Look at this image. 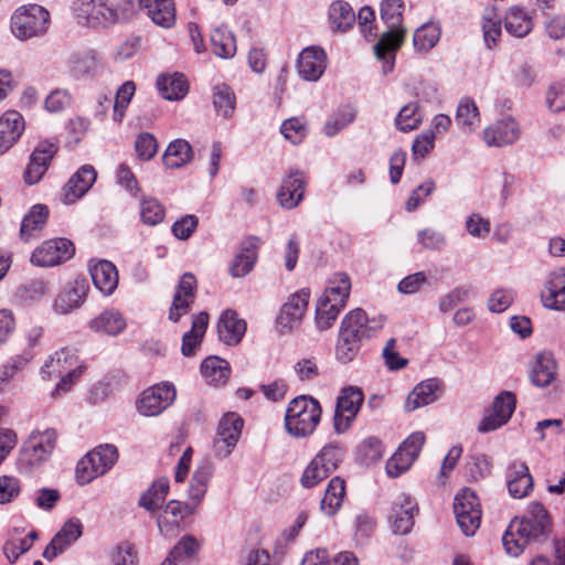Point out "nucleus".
I'll use <instances>...</instances> for the list:
<instances>
[{
    "label": "nucleus",
    "instance_id": "nucleus-1",
    "mask_svg": "<svg viewBox=\"0 0 565 565\" xmlns=\"http://www.w3.org/2000/svg\"><path fill=\"white\" fill-rule=\"evenodd\" d=\"M551 521L546 509L539 502L529 507V515L513 519L505 530L502 543L507 553L519 556L532 542L548 533Z\"/></svg>",
    "mask_w": 565,
    "mask_h": 565
},
{
    "label": "nucleus",
    "instance_id": "nucleus-39",
    "mask_svg": "<svg viewBox=\"0 0 565 565\" xmlns=\"http://www.w3.org/2000/svg\"><path fill=\"white\" fill-rule=\"evenodd\" d=\"M49 217V209L43 204L32 206L30 212L23 217L20 228L21 239L29 242L38 237L44 228Z\"/></svg>",
    "mask_w": 565,
    "mask_h": 565
},
{
    "label": "nucleus",
    "instance_id": "nucleus-56",
    "mask_svg": "<svg viewBox=\"0 0 565 565\" xmlns=\"http://www.w3.org/2000/svg\"><path fill=\"white\" fill-rule=\"evenodd\" d=\"M329 19L332 28L345 31L355 22V13L348 2L339 0L331 4Z\"/></svg>",
    "mask_w": 565,
    "mask_h": 565
},
{
    "label": "nucleus",
    "instance_id": "nucleus-32",
    "mask_svg": "<svg viewBox=\"0 0 565 565\" xmlns=\"http://www.w3.org/2000/svg\"><path fill=\"white\" fill-rule=\"evenodd\" d=\"M246 332V322L234 310H225L217 322V334L227 345L237 344Z\"/></svg>",
    "mask_w": 565,
    "mask_h": 565
},
{
    "label": "nucleus",
    "instance_id": "nucleus-22",
    "mask_svg": "<svg viewBox=\"0 0 565 565\" xmlns=\"http://www.w3.org/2000/svg\"><path fill=\"white\" fill-rule=\"evenodd\" d=\"M56 151V145L47 141L41 142L34 149L23 173V179L26 184H36L42 179Z\"/></svg>",
    "mask_w": 565,
    "mask_h": 565
},
{
    "label": "nucleus",
    "instance_id": "nucleus-27",
    "mask_svg": "<svg viewBox=\"0 0 565 565\" xmlns=\"http://www.w3.org/2000/svg\"><path fill=\"white\" fill-rule=\"evenodd\" d=\"M520 137V127L516 121L507 117L487 127L483 139L488 146L503 147L513 143Z\"/></svg>",
    "mask_w": 565,
    "mask_h": 565
},
{
    "label": "nucleus",
    "instance_id": "nucleus-58",
    "mask_svg": "<svg viewBox=\"0 0 565 565\" xmlns=\"http://www.w3.org/2000/svg\"><path fill=\"white\" fill-rule=\"evenodd\" d=\"M440 38V28L435 23H426L418 28L413 36L414 46L417 50L433 49Z\"/></svg>",
    "mask_w": 565,
    "mask_h": 565
},
{
    "label": "nucleus",
    "instance_id": "nucleus-33",
    "mask_svg": "<svg viewBox=\"0 0 565 565\" xmlns=\"http://www.w3.org/2000/svg\"><path fill=\"white\" fill-rule=\"evenodd\" d=\"M305 193V180L301 173L287 175L277 193L279 204L285 209H294L302 200Z\"/></svg>",
    "mask_w": 565,
    "mask_h": 565
},
{
    "label": "nucleus",
    "instance_id": "nucleus-51",
    "mask_svg": "<svg viewBox=\"0 0 565 565\" xmlns=\"http://www.w3.org/2000/svg\"><path fill=\"white\" fill-rule=\"evenodd\" d=\"M168 493L169 480L166 478L158 479L139 498V505L149 512H154L162 507Z\"/></svg>",
    "mask_w": 565,
    "mask_h": 565
},
{
    "label": "nucleus",
    "instance_id": "nucleus-55",
    "mask_svg": "<svg viewBox=\"0 0 565 565\" xmlns=\"http://www.w3.org/2000/svg\"><path fill=\"white\" fill-rule=\"evenodd\" d=\"M68 68L75 77L92 74L97 66V57L94 51L75 52L68 57Z\"/></svg>",
    "mask_w": 565,
    "mask_h": 565
},
{
    "label": "nucleus",
    "instance_id": "nucleus-29",
    "mask_svg": "<svg viewBox=\"0 0 565 565\" xmlns=\"http://www.w3.org/2000/svg\"><path fill=\"white\" fill-rule=\"evenodd\" d=\"M509 493L516 499L526 497L533 489V478L523 461H512L507 469Z\"/></svg>",
    "mask_w": 565,
    "mask_h": 565
},
{
    "label": "nucleus",
    "instance_id": "nucleus-35",
    "mask_svg": "<svg viewBox=\"0 0 565 565\" xmlns=\"http://www.w3.org/2000/svg\"><path fill=\"white\" fill-rule=\"evenodd\" d=\"M258 246L259 239L256 237L243 242L241 250L235 255L230 268L233 277H244L254 268Z\"/></svg>",
    "mask_w": 565,
    "mask_h": 565
},
{
    "label": "nucleus",
    "instance_id": "nucleus-61",
    "mask_svg": "<svg viewBox=\"0 0 565 565\" xmlns=\"http://www.w3.org/2000/svg\"><path fill=\"white\" fill-rule=\"evenodd\" d=\"M33 358V353L23 352L0 367V393L4 391L10 380L23 369Z\"/></svg>",
    "mask_w": 565,
    "mask_h": 565
},
{
    "label": "nucleus",
    "instance_id": "nucleus-44",
    "mask_svg": "<svg viewBox=\"0 0 565 565\" xmlns=\"http://www.w3.org/2000/svg\"><path fill=\"white\" fill-rule=\"evenodd\" d=\"M504 26L509 34L523 38L533 29L532 17L522 8L512 7L505 13Z\"/></svg>",
    "mask_w": 565,
    "mask_h": 565
},
{
    "label": "nucleus",
    "instance_id": "nucleus-46",
    "mask_svg": "<svg viewBox=\"0 0 565 565\" xmlns=\"http://www.w3.org/2000/svg\"><path fill=\"white\" fill-rule=\"evenodd\" d=\"M351 280L345 273H335L329 280L328 287L320 297L329 302L339 305H347V300L350 296Z\"/></svg>",
    "mask_w": 565,
    "mask_h": 565
},
{
    "label": "nucleus",
    "instance_id": "nucleus-18",
    "mask_svg": "<svg viewBox=\"0 0 565 565\" xmlns=\"http://www.w3.org/2000/svg\"><path fill=\"white\" fill-rule=\"evenodd\" d=\"M516 405V397L512 392L504 391L493 401L492 413L486 416L479 424L480 433L495 430L507 424L511 418Z\"/></svg>",
    "mask_w": 565,
    "mask_h": 565
},
{
    "label": "nucleus",
    "instance_id": "nucleus-14",
    "mask_svg": "<svg viewBox=\"0 0 565 565\" xmlns=\"http://www.w3.org/2000/svg\"><path fill=\"white\" fill-rule=\"evenodd\" d=\"M243 419L228 413L218 423L216 436L213 440V451L216 457L225 458L235 448L242 433Z\"/></svg>",
    "mask_w": 565,
    "mask_h": 565
},
{
    "label": "nucleus",
    "instance_id": "nucleus-60",
    "mask_svg": "<svg viewBox=\"0 0 565 565\" xmlns=\"http://www.w3.org/2000/svg\"><path fill=\"white\" fill-rule=\"evenodd\" d=\"M356 116V111L352 106H344L330 117L324 124V134L327 136H334L340 130L350 125Z\"/></svg>",
    "mask_w": 565,
    "mask_h": 565
},
{
    "label": "nucleus",
    "instance_id": "nucleus-62",
    "mask_svg": "<svg viewBox=\"0 0 565 565\" xmlns=\"http://www.w3.org/2000/svg\"><path fill=\"white\" fill-rule=\"evenodd\" d=\"M361 347L356 340L350 339L339 330L335 344L337 361L343 364L352 362L358 356Z\"/></svg>",
    "mask_w": 565,
    "mask_h": 565
},
{
    "label": "nucleus",
    "instance_id": "nucleus-48",
    "mask_svg": "<svg viewBox=\"0 0 565 565\" xmlns=\"http://www.w3.org/2000/svg\"><path fill=\"white\" fill-rule=\"evenodd\" d=\"M300 565H358V558L352 552H341L333 558H329L327 550L318 548L308 552Z\"/></svg>",
    "mask_w": 565,
    "mask_h": 565
},
{
    "label": "nucleus",
    "instance_id": "nucleus-54",
    "mask_svg": "<svg viewBox=\"0 0 565 565\" xmlns=\"http://www.w3.org/2000/svg\"><path fill=\"white\" fill-rule=\"evenodd\" d=\"M213 105L217 115L224 118L231 117L236 106L233 89L226 84L216 85L213 89Z\"/></svg>",
    "mask_w": 565,
    "mask_h": 565
},
{
    "label": "nucleus",
    "instance_id": "nucleus-38",
    "mask_svg": "<svg viewBox=\"0 0 565 565\" xmlns=\"http://www.w3.org/2000/svg\"><path fill=\"white\" fill-rule=\"evenodd\" d=\"M207 312L202 311L193 316L191 330L185 332L182 337L181 352L184 356L193 355L196 349L201 345L207 329Z\"/></svg>",
    "mask_w": 565,
    "mask_h": 565
},
{
    "label": "nucleus",
    "instance_id": "nucleus-10",
    "mask_svg": "<svg viewBox=\"0 0 565 565\" xmlns=\"http://www.w3.org/2000/svg\"><path fill=\"white\" fill-rule=\"evenodd\" d=\"M383 316L369 318L366 312L360 308L351 310L341 322L340 331L361 345L365 340L375 337L384 327Z\"/></svg>",
    "mask_w": 565,
    "mask_h": 565
},
{
    "label": "nucleus",
    "instance_id": "nucleus-59",
    "mask_svg": "<svg viewBox=\"0 0 565 565\" xmlns=\"http://www.w3.org/2000/svg\"><path fill=\"white\" fill-rule=\"evenodd\" d=\"M422 124V116L418 113V104L409 103L405 105L398 113L395 125L398 130L407 132L412 131Z\"/></svg>",
    "mask_w": 565,
    "mask_h": 565
},
{
    "label": "nucleus",
    "instance_id": "nucleus-20",
    "mask_svg": "<svg viewBox=\"0 0 565 565\" xmlns=\"http://www.w3.org/2000/svg\"><path fill=\"white\" fill-rule=\"evenodd\" d=\"M97 178L95 168L90 164L81 167L64 185L61 201L64 204H73L93 186Z\"/></svg>",
    "mask_w": 565,
    "mask_h": 565
},
{
    "label": "nucleus",
    "instance_id": "nucleus-52",
    "mask_svg": "<svg viewBox=\"0 0 565 565\" xmlns=\"http://www.w3.org/2000/svg\"><path fill=\"white\" fill-rule=\"evenodd\" d=\"M199 548V541L194 536L186 534L174 545L161 565H177L194 556Z\"/></svg>",
    "mask_w": 565,
    "mask_h": 565
},
{
    "label": "nucleus",
    "instance_id": "nucleus-43",
    "mask_svg": "<svg viewBox=\"0 0 565 565\" xmlns=\"http://www.w3.org/2000/svg\"><path fill=\"white\" fill-rule=\"evenodd\" d=\"M193 150L184 139H175L169 143L163 153V164L168 169H178L191 161Z\"/></svg>",
    "mask_w": 565,
    "mask_h": 565
},
{
    "label": "nucleus",
    "instance_id": "nucleus-15",
    "mask_svg": "<svg viewBox=\"0 0 565 565\" xmlns=\"http://www.w3.org/2000/svg\"><path fill=\"white\" fill-rule=\"evenodd\" d=\"M56 441V431L45 429L33 431L21 450V460L29 466H35L46 460L52 454Z\"/></svg>",
    "mask_w": 565,
    "mask_h": 565
},
{
    "label": "nucleus",
    "instance_id": "nucleus-49",
    "mask_svg": "<svg viewBox=\"0 0 565 565\" xmlns=\"http://www.w3.org/2000/svg\"><path fill=\"white\" fill-rule=\"evenodd\" d=\"M212 473L213 466L207 460L200 465L194 471L189 488V497L194 504L193 508L198 507L205 495Z\"/></svg>",
    "mask_w": 565,
    "mask_h": 565
},
{
    "label": "nucleus",
    "instance_id": "nucleus-37",
    "mask_svg": "<svg viewBox=\"0 0 565 565\" xmlns=\"http://www.w3.org/2000/svg\"><path fill=\"white\" fill-rule=\"evenodd\" d=\"M86 297V285L84 281L75 280L68 284L65 289L57 296L53 308L57 313L66 315L79 308Z\"/></svg>",
    "mask_w": 565,
    "mask_h": 565
},
{
    "label": "nucleus",
    "instance_id": "nucleus-17",
    "mask_svg": "<svg viewBox=\"0 0 565 565\" xmlns=\"http://www.w3.org/2000/svg\"><path fill=\"white\" fill-rule=\"evenodd\" d=\"M174 398L175 390L172 384H157L142 392L137 408L143 416H156L171 405Z\"/></svg>",
    "mask_w": 565,
    "mask_h": 565
},
{
    "label": "nucleus",
    "instance_id": "nucleus-57",
    "mask_svg": "<svg viewBox=\"0 0 565 565\" xmlns=\"http://www.w3.org/2000/svg\"><path fill=\"white\" fill-rule=\"evenodd\" d=\"M343 305H337L319 298L316 305V323L322 331L332 327L337 320L340 311L344 308Z\"/></svg>",
    "mask_w": 565,
    "mask_h": 565
},
{
    "label": "nucleus",
    "instance_id": "nucleus-2",
    "mask_svg": "<svg viewBox=\"0 0 565 565\" xmlns=\"http://www.w3.org/2000/svg\"><path fill=\"white\" fill-rule=\"evenodd\" d=\"M403 1L383 0L381 3V18L388 28L374 46V53L383 61V73L393 71L395 51L402 45L406 31L401 28Z\"/></svg>",
    "mask_w": 565,
    "mask_h": 565
},
{
    "label": "nucleus",
    "instance_id": "nucleus-11",
    "mask_svg": "<svg viewBox=\"0 0 565 565\" xmlns=\"http://www.w3.org/2000/svg\"><path fill=\"white\" fill-rule=\"evenodd\" d=\"M454 513L457 524L466 536H471L481 523V505L476 493L466 488L456 494L454 500Z\"/></svg>",
    "mask_w": 565,
    "mask_h": 565
},
{
    "label": "nucleus",
    "instance_id": "nucleus-64",
    "mask_svg": "<svg viewBox=\"0 0 565 565\" xmlns=\"http://www.w3.org/2000/svg\"><path fill=\"white\" fill-rule=\"evenodd\" d=\"M382 441L375 437L365 439L358 448V454L363 465H371L379 461L383 456Z\"/></svg>",
    "mask_w": 565,
    "mask_h": 565
},
{
    "label": "nucleus",
    "instance_id": "nucleus-63",
    "mask_svg": "<svg viewBox=\"0 0 565 565\" xmlns=\"http://www.w3.org/2000/svg\"><path fill=\"white\" fill-rule=\"evenodd\" d=\"M136 92V85L131 81L125 82L117 90L116 98L113 104L114 107V120L120 122L125 116V110L128 107L134 94Z\"/></svg>",
    "mask_w": 565,
    "mask_h": 565
},
{
    "label": "nucleus",
    "instance_id": "nucleus-40",
    "mask_svg": "<svg viewBox=\"0 0 565 565\" xmlns=\"http://www.w3.org/2000/svg\"><path fill=\"white\" fill-rule=\"evenodd\" d=\"M345 497V481L340 477L332 478L320 501V510L328 516L334 515L342 507Z\"/></svg>",
    "mask_w": 565,
    "mask_h": 565
},
{
    "label": "nucleus",
    "instance_id": "nucleus-4",
    "mask_svg": "<svg viewBox=\"0 0 565 565\" xmlns=\"http://www.w3.org/2000/svg\"><path fill=\"white\" fill-rule=\"evenodd\" d=\"M321 413V406L317 399L306 395L297 396L289 402L286 411V430L297 438L310 436L320 422Z\"/></svg>",
    "mask_w": 565,
    "mask_h": 565
},
{
    "label": "nucleus",
    "instance_id": "nucleus-36",
    "mask_svg": "<svg viewBox=\"0 0 565 565\" xmlns=\"http://www.w3.org/2000/svg\"><path fill=\"white\" fill-rule=\"evenodd\" d=\"M90 276L96 288L105 296L111 295L118 286V271L108 260H99L90 266Z\"/></svg>",
    "mask_w": 565,
    "mask_h": 565
},
{
    "label": "nucleus",
    "instance_id": "nucleus-3",
    "mask_svg": "<svg viewBox=\"0 0 565 565\" xmlns=\"http://www.w3.org/2000/svg\"><path fill=\"white\" fill-rule=\"evenodd\" d=\"M85 369V365L78 361L76 350L63 348L45 361L41 367V375L45 380L61 377V381L52 392V396L56 397L62 392L70 391Z\"/></svg>",
    "mask_w": 565,
    "mask_h": 565
},
{
    "label": "nucleus",
    "instance_id": "nucleus-47",
    "mask_svg": "<svg viewBox=\"0 0 565 565\" xmlns=\"http://www.w3.org/2000/svg\"><path fill=\"white\" fill-rule=\"evenodd\" d=\"M201 373L207 383L221 385L227 382L231 367L226 360L218 356H209L201 363Z\"/></svg>",
    "mask_w": 565,
    "mask_h": 565
},
{
    "label": "nucleus",
    "instance_id": "nucleus-28",
    "mask_svg": "<svg viewBox=\"0 0 565 565\" xmlns=\"http://www.w3.org/2000/svg\"><path fill=\"white\" fill-rule=\"evenodd\" d=\"M194 508L178 500H170L157 516L159 532L163 536L174 533L183 519L193 513Z\"/></svg>",
    "mask_w": 565,
    "mask_h": 565
},
{
    "label": "nucleus",
    "instance_id": "nucleus-12",
    "mask_svg": "<svg viewBox=\"0 0 565 565\" xmlns=\"http://www.w3.org/2000/svg\"><path fill=\"white\" fill-rule=\"evenodd\" d=\"M425 435L420 431L412 434L395 451L386 462V472L392 478H397L409 469L417 458L423 445Z\"/></svg>",
    "mask_w": 565,
    "mask_h": 565
},
{
    "label": "nucleus",
    "instance_id": "nucleus-8",
    "mask_svg": "<svg viewBox=\"0 0 565 565\" xmlns=\"http://www.w3.org/2000/svg\"><path fill=\"white\" fill-rule=\"evenodd\" d=\"M118 452L114 445H100L82 458L76 466V479L87 484L95 478L105 475L117 461Z\"/></svg>",
    "mask_w": 565,
    "mask_h": 565
},
{
    "label": "nucleus",
    "instance_id": "nucleus-5",
    "mask_svg": "<svg viewBox=\"0 0 565 565\" xmlns=\"http://www.w3.org/2000/svg\"><path fill=\"white\" fill-rule=\"evenodd\" d=\"M51 23L50 12L39 4L19 7L11 17V32L20 41L41 38L47 33Z\"/></svg>",
    "mask_w": 565,
    "mask_h": 565
},
{
    "label": "nucleus",
    "instance_id": "nucleus-25",
    "mask_svg": "<svg viewBox=\"0 0 565 565\" xmlns=\"http://www.w3.org/2000/svg\"><path fill=\"white\" fill-rule=\"evenodd\" d=\"M309 302V292L300 290L294 294L281 307L277 323L281 332L290 331L302 319Z\"/></svg>",
    "mask_w": 565,
    "mask_h": 565
},
{
    "label": "nucleus",
    "instance_id": "nucleus-6",
    "mask_svg": "<svg viewBox=\"0 0 565 565\" xmlns=\"http://www.w3.org/2000/svg\"><path fill=\"white\" fill-rule=\"evenodd\" d=\"M343 454V448L338 444L326 445L305 468L300 477L301 487L311 489L326 480L337 470Z\"/></svg>",
    "mask_w": 565,
    "mask_h": 565
},
{
    "label": "nucleus",
    "instance_id": "nucleus-31",
    "mask_svg": "<svg viewBox=\"0 0 565 565\" xmlns=\"http://www.w3.org/2000/svg\"><path fill=\"white\" fill-rule=\"evenodd\" d=\"M24 130L23 117L15 110H9L0 117V156L7 152Z\"/></svg>",
    "mask_w": 565,
    "mask_h": 565
},
{
    "label": "nucleus",
    "instance_id": "nucleus-7",
    "mask_svg": "<svg viewBox=\"0 0 565 565\" xmlns=\"http://www.w3.org/2000/svg\"><path fill=\"white\" fill-rule=\"evenodd\" d=\"M139 11H143L158 26L169 29L175 23L173 0H121L122 20L132 18Z\"/></svg>",
    "mask_w": 565,
    "mask_h": 565
},
{
    "label": "nucleus",
    "instance_id": "nucleus-19",
    "mask_svg": "<svg viewBox=\"0 0 565 565\" xmlns=\"http://www.w3.org/2000/svg\"><path fill=\"white\" fill-rule=\"evenodd\" d=\"M196 279L193 274L185 273L182 275L177 287L172 305L169 310V319L178 322L181 317L185 316L195 299Z\"/></svg>",
    "mask_w": 565,
    "mask_h": 565
},
{
    "label": "nucleus",
    "instance_id": "nucleus-53",
    "mask_svg": "<svg viewBox=\"0 0 565 565\" xmlns=\"http://www.w3.org/2000/svg\"><path fill=\"white\" fill-rule=\"evenodd\" d=\"M211 44L216 56L231 58L236 53L234 35L224 28H215L211 33Z\"/></svg>",
    "mask_w": 565,
    "mask_h": 565
},
{
    "label": "nucleus",
    "instance_id": "nucleus-42",
    "mask_svg": "<svg viewBox=\"0 0 565 565\" xmlns=\"http://www.w3.org/2000/svg\"><path fill=\"white\" fill-rule=\"evenodd\" d=\"M157 87L161 96L168 100L182 99L189 90L186 78L179 73L160 75L157 79Z\"/></svg>",
    "mask_w": 565,
    "mask_h": 565
},
{
    "label": "nucleus",
    "instance_id": "nucleus-16",
    "mask_svg": "<svg viewBox=\"0 0 565 565\" xmlns=\"http://www.w3.org/2000/svg\"><path fill=\"white\" fill-rule=\"evenodd\" d=\"M74 252V245L67 238L49 239L34 249L31 263L41 267H52L70 259Z\"/></svg>",
    "mask_w": 565,
    "mask_h": 565
},
{
    "label": "nucleus",
    "instance_id": "nucleus-34",
    "mask_svg": "<svg viewBox=\"0 0 565 565\" xmlns=\"http://www.w3.org/2000/svg\"><path fill=\"white\" fill-rule=\"evenodd\" d=\"M35 540H38V532L35 530L25 533L24 529L15 527L10 532L3 545V553L9 562L14 563L20 555L26 553L32 547Z\"/></svg>",
    "mask_w": 565,
    "mask_h": 565
},
{
    "label": "nucleus",
    "instance_id": "nucleus-30",
    "mask_svg": "<svg viewBox=\"0 0 565 565\" xmlns=\"http://www.w3.org/2000/svg\"><path fill=\"white\" fill-rule=\"evenodd\" d=\"M543 306L548 309L562 310L565 308V268L550 274L541 292Z\"/></svg>",
    "mask_w": 565,
    "mask_h": 565
},
{
    "label": "nucleus",
    "instance_id": "nucleus-9",
    "mask_svg": "<svg viewBox=\"0 0 565 565\" xmlns=\"http://www.w3.org/2000/svg\"><path fill=\"white\" fill-rule=\"evenodd\" d=\"M73 12L78 23L90 28H105L122 19L108 0H75Z\"/></svg>",
    "mask_w": 565,
    "mask_h": 565
},
{
    "label": "nucleus",
    "instance_id": "nucleus-41",
    "mask_svg": "<svg viewBox=\"0 0 565 565\" xmlns=\"http://www.w3.org/2000/svg\"><path fill=\"white\" fill-rule=\"evenodd\" d=\"M438 388L439 384L436 380H428L417 384L405 401V409L413 412L435 402Z\"/></svg>",
    "mask_w": 565,
    "mask_h": 565
},
{
    "label": "nucleus",
    "instance_id": "nucleus-23",
    "mask_svg": "<svg viewBox=\"0 0 565 565\" xmlns=\"http://www.w3.org/2000/svg\"><path fill=\"white\" fill-rule=\"evenodd\" d=\"M417 512V503L408 494H401L392 508V530L395 534L405 535L414 526V516Z\"/></svg>",
    "mask_w": 565,
    "mask_h": 565
},
{
    "label": "nucleus",
    "instance_id": "nucleus-26",
    "mask_svg": "<svg viewBox=\"0 0 565 565\" xmlns=\"http://www.w3.org/2000/svg\"><path fill=\"white\" fill-rule=\"evenodd\" d=\"M82 527L78 519L66 521L43 551V557L53 561L82 535Z\"/></svg>",
    "mask_w": 565,
    "mask_h": 565
},
{
    "label": "nucleus",
    "instance_id": "nucleus-50",
    "mask_svg": "<svg viewBox=\"0 0 565 565\" xmlns=\"http://www.w3.org/2000/svg\"><path fill=\"white\" fill-rule=\"evenodd\" d=\"M457 125L467 132L473 131L480 125V114L476 103L469 98L460 99L456 111Z\"/></svg>",
    "mask_w": 565,
    "mask_h": 565
},
{
    "label": "nucleus",
    "instance_id": "nucleus-24",
    "mask_svg": "<svg viewBox=\"0 0 565 565\" xmlns=\"http://www.w3.org/2000/svg\"><path fill=\"white\" fill-rule=\"evenodd\" d=\"M557 375V362L551 352H539L530 364L529 379L537 387L551 385Z\"/></svg>",
    "mask_w": 565,
    "mask_h": 565
},
{
    "label": "nucleus",
    "instance_id": "nucleus-21",
    "mask_svg": "<svg viewBox=\"0 0 565 565\" xmlns=\"http://www.w3.org/2000/svg\"><path fill=\"white\" fill-rule=\"evenodd\" d=\"M327 67V54L319 46L303 49L297 61L298 74L305 81L316 82L324 73Z\"/></svg>",
    "mask_w": 565,
    "mask_h": 565
},
{
    "label": "nucleus",
    "instance_id": "nucleus-13",
    "mask_svg": "<svg viewBox=\"0 0 565 565\" xmlns=\"http://www.w3.org/2000/svg\"><path fill=\"white\" fill-rule=\"evenodd\" d=\"M364 396L360 388H343L337 399L335 413L333 418L334 429L342 434L349 429L351 423L356 417Z\"/></svg>",
    "mask_w": 565,
    "mask_h": 565
},
{
    "label": "nucleus",
    "instance_id": "nucleus-45",
    "mask_svg": "<svg viewBox=\"0 0 565 565\" xmlns=\"http://www.w3.org/2000/svg\"><path fill=\"white\" fill-rule=\"evenodd\" d=\"M90 329L108 335H116L126 328V320L117 310H105L89 322Z\"/></svg>",
    "mask_w": 565,
    "mask_h": 565
}]
</instances>
